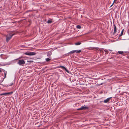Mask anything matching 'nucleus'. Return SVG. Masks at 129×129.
Segmentation results:
<instances>
[{
  "mask_svg": "<svg viewBox=\"0 0 129 129\" xmlns=\"http://www.w3.org/2000/svg\"><path fill=\"white\" fill-rule=\"evenodd\" d=\"M15 35L14 34H9L7 35L6 36V41L7 42H8L12 38V37Z\"/></svg>",
  "mask_w": 129,
  "mask_h": 129,
  "instance_id": "f257e3e1",
  "label": "nucleus"
},
{
  "mask_svg": "<svg viewBox=\"0 0 129 129\" xmlns=\"http://www.w3.org/2000/svg\"><path fill=\"white\" fill-rule=\"evenodd\" d=\"M24 54L27 55L32 56L35 55L36 54V53L33 52H27L24 53Z\"/></svg>",
  "mask_w": 129,
  "mask_h": 129,
  "instance_id": "f03ea898",
  "label": "nucleus"
},
{
  "mask_svg": "<svg viewBox=\"0 0 129 129\" xmlns=\"http://www.w3.org/2000/svg\"><path fill=\"white\" fill-rule=\"evenodd\" d=\"M25 63V61L23 59L20 60H19L17 63L20 65H21L22 64H24Z\"/></svg>",
  "mask_w": 129,
  "mask_h": 129,
  "instance_id": "7ed1b4c3",
  "label": "nucleus"
},
{
  "mask_svg": "<svg viewBox=\"0 0 129 129\" xmlns=\"http://www.w3.org/2000/svg\"><path fill=\"white\" fill-rule=\"evenodd\" d=\"M88 109V107L87 106H82L81 108L78 109L79 110H82L87 109Z\"/></svg>",
  "mask_w": 129,
  "mask_h": 129,
  "instance_id": "20e7f679",
  "label": "nucleus"
},
{
  "mask_svg": "<svg viewBox=\"0 0 129 129\" xmlns=\"http://www.w3.org/2000/svg\"><path fill=\"white\" fill-rule=\"evenodd\" d=\"M114 26V32L113 33V34L114 35H116V33L117 32V28L115 26V24H114L113 25Z\"/></svg>",
  "mask_w": 129,
  "mask_h": 129,
  "instance_id": "39448f33",
  "label": "nucleus"
},
{
  "mask_svg": "<svg viewBox=\"0 0 129 129\" xmlns=\"http://www.w3.org/2000/svg\"><path fill=\"white\" fill-rule=\"evenodd\" d=\"M59 68H60L63 69L65 70L67 72L69 73V71L64 66H59Z\"/></svg>",
  "mask_w": 129,
  "mask_h": 129,
  "instance_id": "423d86ee",
  "label": "nucleus"
},
{
  "mask_svg": "<svg viewBox=\"0 0 129 129\" xmlns=\"http://www.w3.org/2000/svg\"><path fill=\"white\" fill-rule=\"evenodd\" d=\"M13 93V92H9L7 93H3L1 94V95H6L8 94H11Z\"/></svg>",
  "mask_w": 129,
  "mask_h": 129,
  "instance_id": "0eeeda50",
  "label": "nucleus"
},
{
  "mask_svg": "<svg viewBox=\"0 0 129 129\" xmlns=\"http://www.w3.org/2000/svg\"><path fill=\"white\" fill-rule=\"evenodd\" d=\"M111 97L109 98H107V99L104 100V102L105 103H107L110 100V99L111 98Z\"/></svg>",
  "mask_w": 129,
  "mask_h": 129,
  "instance_id": "6e6552de",
  "label": "nucleus"
},
{
  "mask_svg": "<svg viewBox=\"0 0 129 129\" xmlns=\"http://www.w3.org/2000/svg\"><path fill=\"white\" fill-rule=\"evenodd\" d=\"M51 57H49V58H47L45 60L47 62L51 60Z\"/></svg>",
  "mask_w": 129,
  "mask_h": 129,
  "instance_id": "1a4fd4ad",
  "label": "nucleus"
},
{
  "mask_svg": "<svg viewBox=\"0 0 129 129\" xmlns=\"http://www.w3.org/2000/svg\"><path fill=\"white\" fill-rule=\"evenodd\" d=\"M118 53L119 54H121L122 55H123V54L124 53H125V52H124L123 51H118Z\"/></svg>",
  "mask_w": 129,
  "mask_h": 129,
  "instance_id": "9d476101",
  "label": "nucleus"
},
{
  "mask_svg": "<svg viewBox=\"0 0 129 129\" xmlns=\"http://www.w3.org/2000/svg\"><path fill=\"white\" fill-rule=\"evenodd\" d=\"M123 31H124V29H123L121 31V33L119 35V37H120L122 36L123 34Z\"/></svg>",
  "mask_w": 129,
  "mask_h": 129,
  "instance_id": "9b49d317",
  "label": "nucleus"
},
{
  "mask_svg": "<svg viewBox=\"0 0 129 129\" xmlns=\"http://www.w3.org/2000/svg\"><path fill=\"white\" fill-rule=\"evenodd\" d=\"M81 43L80 42H78L76 43H75V44L76 45H79L81 44Z\"/></svg>",
  "mask_w": 129,
  "mask_h": 129,
  "instance_id": "f8f14e48",
  "label": "nucleus"
},
{
  "mask_svg": "<svg viewBox=\"0 0 129 129\" xmlns=\"http://www.w3.org/2000/svg\"><path fill=\"white\" fill-rule=\"evenodd\" d=\"M75 50L76 51V53H79L81 52V51L80 50Z\"/></svg>",
  "mask_w": 129,
  "mask_h": 129,
  "instance_id": "ddd939ff",
  "label": "nucleus"
},
{
  "mask_svg": "<svg viewBox=\"0 0 129 129\" xmlns=\"http://www.w3.org/2000/svg\"><path fill=\"white\" fill-rule=\"evenodd\" d=\"M75 51H76L75 50L69 52V53L70 54H72L76 52Z\"/></svg>",
  "mask_w": 129,
  "mask_h": 129,
  "instance_id": "4468645a",
  "label": "nucleus"
},
{
  "mask_svg": "<svg viewBox=\"0 0 129 129\" xmlns=\"http://www.w3.org/2000/svg\"><path fill=\"white\" fill-rule=\"evenodd\" d=\"M4 75H5L4 78H5L6 77V75L7 74V71H4Z\"/></svg>",
  "mask_w": 129,
  "mask_h": 129,
  "instance_id": "2eb2a0df",
  "label": "nucleus"
},
{
  "mask_svg": "<svg viewBox=\"0 0 129 129\" xmlns=\"http://www.w3.org/2000/svg\"><path fill=\"white\" fill-rule=\"evenodd\" d=\"M76 27L77 28L80 29L81 28V26L80 25H77V26H76Z\"/></svg>",
  "mask_w": 129,
  "mask_h": 129,
  "instance_id": "dca6fc26",
  "label": "nucleus"
},
{
  "mask_svg": "<svg viewBox=\"0 0 129 129\" xmlns=\"http://www.w3.org/2000/svg\"><path fill=\"white\" fill-rule=\"evenodd\" d=\"M52 22V21L50 20H48L47 22V23H51Z\"/></svg>",
  "mask_w": 129,
  "mask_h": 129,
  "instance_id": "f3484780",
  "label": "nucleus"
},
{
  "mask_svg": "<svg viewBox=\"0 0 129 129\" xmlns=\"http://www.w3.org/2000/svg\"><path fill=\"white\" fill-rule=\"evenodd\" d=\"M104 51L106 52V53L107 54H108V50L106 49H105V50H104Z\"/></svg>",
  "mask_w": 129,
  "mask_h": 129,
  "instance_id": "a211bd4d",
  "label": "nucleus"
},
{
  "mask_svg": "<svg viewBox=\"0 0 129 129\" xmlns=\"http://www.w3.org/2000/svg\"><path fill=\"white\" fill-rule=\"evenodd\" d=\"M94 49V47H91L89 48V49L90 50H93Z\"/></svg>",
  "mask_w": 129,
  "mask_h": 129,
  "instance_id": "6ab92c4d",
  "label": "nucleus"
},
{
  "mask_svg": "<svg viewBox=\"0 0 129 129\" xmlns=\"http://www.w3.org/2000/svg\"><path fill=\"white\" fill-rule=\"evenodd\" d=\"M27 62H33V61L32 60H30V61H27Z\"/></svg>",
  "mask_w": 129,
  "mask_h": 129,
  "instance_id": "aec40b11",
  "label": "nucleus"
},
{
  "mask_svg": "<svg viewBox=\"0 0 129 129\" xmlns=\"http://www.w3.org/2000/svg\"><path fill=\"white\" fill-rule=\"evenodd\" d=\"M47 56H48L49 57H50H50H51L50 56V54H47Z\"/></svg>",
  "mask_w": 129,
  "mask_h": 129,
  "instance_id": "412c9836",
  "label": "nucleus"
},
{
  "mask_svg": "<svg viewBox=\"0 0 129 129\" xmlns=\"http://www.w3.org/2000/svg\"><path fill=\"white\" fill-rule=\"evenodd\" d=\"M21 58V57H19V58H18L17 59H16V60H18V59H20Z\"/></svg>",
  "mask_w": 129,
  "mask_h": 129,
  "instance_id": "4be33fe9",
  "label": "nucleus"
},
{
  "mask_svg": "<svg viewBox=\"0 0 129 129\" xmlns=\"http://www.w3.org/2000/svg\"><path fill=\"white\" fill-rule=\"evenodd\" d=\"M3 55V54H1L0 55V56L1 57H2Z\"/></svg>",
  "mask_w": 129,
  "mask_h": 129,
  "instance_id": "5701e85b",
  "label": "nucleus"
},
{
  "mask_svg": "<svg viewBox=\"0 0 129 129\" xmlns=\"http://www.w3.org/2000/svg\"><path fill=\"white\" fill-rule=\"evenodd\" d=\"M2 71V69L1 68H0V72H1Z\"/></svg>",
  "mask_w": 129,
  "mask_h": 129,
  "instance_id": "b1692460",
  "label": "nucleus"
},
{
  "mask_svg": "<svg viewBox=\"0 0 129 129\" xmlns=\"http://www.w3.org/2000/svg\"><path fill=\"white\" fill-rule=\"evenodd\" d=\"M115 3V2L114 1H113V3H112V5H113Z\"/></svg>",
  "mask_w": 129,
  "mask_h": 129,
  "instance_id": "393cba45",
  "label": "nucleus"
},
{
  "mask_svg": "<svg viewBox=\"0 0 129 129\" xmlns=\"http://www.w3.org/2000/svg\"><path fill=\"white\" fill-rule=\"evenodd\" d=\"M109 51H112V50H110V49H109Z\"/></svg>",
  "mask_w": 129,
  "mask_h": 129,
  "instance_id": "a878e982",
  "label": "nucleus"
},
{
  "mask_svg": "<svg viewBox=\"0 0 129 129\" xmlns=\"http://www.w3.org/2000/svg\"><path fill=\"white\" fill-rule=\"evenodd\" d=\"M13 84V83L12 84H11V85H9L10 86H11Z\"/></svg>",
  "mask_w": 129,
  "mask_h": 129,
  "instance_id": "bb28decb",
  "label": "nucleus"
},
{
  "mask_svg": "<svg viewBox=\"0 0 129 129\" xmlns=\"http://www.w3.org/2000/svg\"><path fill=\"white\" fill-rule=\"evenodd\" d=\"M103 84V83H101V85H102V84Z\"/></svg>",
  "mask_w": 129,
  "mask_h": 129,
  "instance_id": "cd10ccee",
  "label": "nucleus"
},
{
  "mask_svg": "<svg viewBox=\"0 0 129 129\" xmlns=\"http://www.w3.org/2000/svg\"><path fill=\"white\" fill-rule=\"evenodd\" d=\"M113 5H112L110 7L112 6Z\"/></svg>",
  "mask_w": 129,
  "mask_h": 129,
  "instance_id": "c85d7f7f",
  "label": "nucleus"
}]
</instances>
